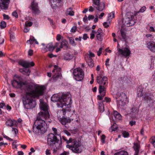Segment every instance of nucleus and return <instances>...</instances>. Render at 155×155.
Segmentation results:
<instances>
[{"mask_svg":"<svg viewBox=\"0 0 155 155\" xmlns=\"http://www.w3.org/2000/svg\"><path fill=\"white\" fill-rule=\"evenodd\" d=\"M12 84L14 87L26 91L22 101L25 107L27 109L35 107L36 102L32 98L43 95L45 89L44 86H39L34 84H26V82L22 81V79L20 77H18L16 79L12 81Z\"/></svg>","mask_w":155,"mask_h":155,"instance_id":"f257e3e1","label":"nucleus"},{"mask_svg":"<svg viewBox=\"0 0 155 155\" xmlns=\"http://www.w3.org/2000/svg\"><path fill=\"white\" fill-rule=\"evenodd\" d=\"M40 106L43 111L38 114L32 128L33 132L36 134H44L46 131L47 125L43 119L48 120L50 116L47 104L45 103L41 102Z\"/></svg>","mask_w":155,"mask_h":155,"instance_id":"f03ea898","label":"nucleus"},{"mask_svg":"<svg viewBox=\"0 0 155 155\" xmlns=\"http://www.w3.org/2000/svg\"><path fill=\"white\" fill-rule=\"evenodd\" d=\"M51 100L53 102H57L58 107H63L64 106L68 105L70 102L71 99L69 95H62L61 97L57 94L53 95L51 97Z\"/></svg>","mask_w":155,"mask_h":155,"instance_id":"7ed1b4c3","label":"nucleus"},{"mask_svg":"<svg viewBox=\"0 0 155 155\" xmlns=\"http://www.w3.org/2000/svg\"><path fill=\"white\" fill-rule=\"evenodd\" d=\"M47 143L53 147V153H55L61 146V142L54 134L51 133L48 136Z\"/></svg>","mask_w":155,"mask_h":155,"instance_id":"20e7f679","label":"nucleus"},{"mask_svg":"<svg viewBox=\"0 0 155 155\" xmlns=\"http://www.w3.org/2000/svg\"><path fill=\"white\" fill-rule=\"evenodd\" d=\"M71 143V145H67L66 147L75 153H79L81 152L84 147L78 141L74 140Z\"/></svg>","mask_w":155,"mask_h":155,"instance_id":"39448f33","label":"nucleus"},{"mask_svg":"<svg viewBox=\"0 0 155 155\" xmlns=\"http://www.w3.org/2000/svg\"><path fill=\"white\" fill-rule=\"evenodd\" d=\"M74 78L76 81H79L82 80L84 77V72L82 69L80 68H75L73 71Z\"/></svg>","mask_w":155,"mask_h":155,"instance_id":"423d86ee","label":"nucleus"},{"mask_svg":"<svg viewBox=\"0 0 155 155\" xmlns=\"http://www.w3.org/2000/svg\"><path fill=\"white\" fill-rule=\"evenodd\" d=\"M117 103L118 105L123 106L126 104L127 100V96L125 93H118L116 97Z\"/></svg>","mask_w":155,"mask_h":155,"instance_id":"0eeeda50","label":"nucleus"},{"mask_svg":"<svg viewBox=\"0 0 155 155\" xmlns=\"http://www.w3.org/2000/svg\"><path fill=\"white\" fill-rule=\"evenodd\" d=\"M103 72L101 71L98 76L97 77V83L99 85L107 86L108 83L107 77L104 76L102 74Z\"/></svg>","mask_w":155,"mask_h":155,"instance_id":"6e6552de","label":"nucleus"},{"mask_svg":"<svg viewBox=\"0 0 155 155\" xmlns=\"http://www.w3.org/2000/svg\"><path fill=\"white\" fill-rule=\"evenodd\" d=\"M54 69L52 70V72H56V73L53 75V78L55 80H56L58 78H60L61 76V69L60 68L58 67L56 65H54Z\"/></svg>","mask_w":155,"mask_h":155,"instance_id":"1a4fd4ad","label":"nucleus"},{"mask_svg":"<svg viewBox=\"0 0 155 155\" xmlns=\"http://www.w3.org/2000/svg\"><path fill=\"white\" fill-rule=\"evenodd\" d=\"M31 9L32 13L35 15H38L40 13L38 4L34 1L31 4Z\"/></svg>","mask_w":155,"mask_h":155,"instance_id":"9d476101","label":"nucleus"},{"mask_svg":"<svg viewBox=\"0 0 155 155\" xmlns=\"http://www.w3.org/2000/svg\"><path fill=\"white\" fill-rule=\"evenodd\" d=\"M118 51L120 54L125 57L129 56L131 54L130 51L127 47L121 49L119 48L118 49Z\"/></svg>","mask_w":155,"mask_h":155,"instance_id":"9b49d317","label":"nucleus"},{"mask_svg":"<svg viewBox=\"0 0 155 155\" xmlns=\"http://www.w3.org/2000/svg\"><path fill=\"white\" fill-rule=\"evenodd\" d=\"M5 124L7 126L9 127H16L18 125V123L16 120L14 119L8 118L6 119Z\"/></svg>","mask_w":155,"mask_h":155,"instance_id":"f8f14e48","label":"nucleus"},{"mask_svg":"<svg viewBox=\"0 0 155 155\" xmlns=\"http://www.w3.org/2000/svg\"><path fill=\"white\" fill-rule=\"evenodd\" d=\"M9 0H0V7L1 9L6 10L8 7Z\"/></svg>","mask_w":155,"mask_h":155,"instance_id":"ddd939ff","label":"nucleus"},{"mask_svg":"<svg viewBox=\"0 0 155 155\" xmlns=\"http://www.w3.org/2000/svg\"><path fill=\"white\" fill-rule=\"evenodd\" d=\"M144 101L149 106L152 105L154 102V101L151 98L150 94H147L145 95Z\"/></svg>","mask_w":155,"mask_h":155,"instance_id":"4468645a","label":"nucleus"},{"mask_svg":"<svg viewBox=\"0 0 155 155\" xmlns=\"http://www.w3.org/2000/svg\"><path fill=\"white\" fill-rule=\"evenodd\" d=\"M18 63L19 64L25 68H28L30 65L31 66H33L35 64L33 62H29L27 61H19Z\"/></svg>","mask_w":155,"mask_h":155,"instance_id":"2eb2a0df","label":"nucleus"},{"mask_svg":"<svg viewBox=\"0 0 155 155\" xmlns=\"http://www.w3.org/2000/svg\"><path fill=\"white\" fill-rule=\"evenodd\" d=\"M122 22L123 25L127 27L131 26L133 24V20H131L128 18H125L123 19Z\"/></svg>","mask_w":155,"mask_h":155,"instance_id":"dca6fc26","label":"nucleus"},{"mask_svg":"<svg viewBox=\"0 0 155 155\" xmlns=\"http://www.w3.org/2000/svg\"><path fill=\"white\" fill-rule=\"evenodd\" d=\"M93 6L96 8L97 11L99 12L102 11L104 9L105 7L104 4L103 3H101L96 6L93 5Z\"/></svg>","mask_w":155,"mask_h":155,"instance_id":"f3484780","label":"nucleus"},{"mask_svg":"<svg viewBox=\"0 0 155 155\" xmlns=\"http://www.w3.org/2000/svg\"><path fill=\"white\" fill-rule=\"evenodd\" d=\"M147 48L153 52H155V43L154 42H149L147 44Z\"/></svg>","mask_w":155,"mask_h":155,"instance_id":"a211bd4d","label":"nucleus"},{"mask_svg":"<svg viewBox=\"0 0 155 155\" xmlns=\"http://www.w3.org/2000/svg\"><path fill=\"white\" fill-rule=\"evenodd\" d=\"M107 86L99 85V91L100 94H103V96H104L106 94V88Z\"/></svg>","mask_w":155,"mask_h":155,"instance_id":"6ab92c4d","label":"nucleus"},{"mask_svg":"<svg viewBox=\"0 0 155 155\" xmlns=\"http://www.w3.org/2000/svg\"><path fill=\"white\" fill-rule=\"evenodd\" d=\"M88 56H86L85 60L87 63L88 65L90 67H92L94 66V63L93 60L92 58H90L88 57Z\"/></svg>","mask_w":155,"mask_h":155,"instance_id":"aec40b11","label":"nucleus"},{"mask_svg":"<svg viewBox=\"0 0 155 155\" xmlns=\"http://www.w3.org/2000/svg\"><path fill=\"white\" fill-rule=\"evenodd\" d=\"M138 110L135 107H133L130 110V114L132 117H134L138 113Z\"/></svg>","mask_w":155,"mask_h":155,"instance_id":"412c9836","label":"nucleus"},{"mask_svg":"<svg viewBox=\"0 0 155 155\" xmlns=\"http://www.w3.org/2000/svg\"><path fill=\"white\" fill-rule=\"evenodd\" d=\"M133 148L135 151L134 155H138L140 148L139 144L137 143H134Z\"/></svg>","mask_w":155,"mask_h":155,"instance_id":"4be33fe9","label":"nucleus"},{"mask_svg":"<svg viewBox=\"0 0 155 155\" xmlns=\"http://www.w3.org/2000/svg\"><path fill=\"white\" fill-rule=\"evenodd\" d=\"M66 113L65 110L64 109L61 110H59L58 112V117L61 118L64 116Z\"/></svg>","mask_w":155,"mask_h":155,"instance_id":"5701e85b","label":"nucleus"},{"mask_svg":"<svg viewBox=\"0 0 155 155\" xmlns=\"http://www.w3.org/2000/svg\"><path fill=\"white\" fill-rule=\"evenodd\" d=\"M65 14L66 15H68L70 16H74V12L72 10V8L71 7H70L67 9Z\"/></svg>","mask_w":155,"mask_h":155,"instance_id":"b1692460","label":"nucleus"},{"mask_svg":"<svg viewBox=\"0 0 155 155\" xmlns=\"http://www.w3.org/2000/svg\"><path fill=\"white\" fill-rule=\"evenodd\" d=\"M74 57L73 54H71L69 53H67L64 55V59L66 60H70L72 59Z\"/></svg>","mask_w":155,"mask_h":155,"instance_id":"393cba45","label":"nucleus"},{"mask_svg":"<svg viewBox=\"0 0 155 155\" xmlns=\"http://www.w3.org/2000/svg\"><path fill=\"white\" fill-rule=\"evenodd\" d=\"M20 71L23 74L27 76H29L30 74V71L29 69L24 68L20 69Z\"/></svg>","mask_w":155,"mask_h":155,"instance_id":"a878e982","label":"nucleus"},{"mask_svg":"<svg viewBox=\"0 0 155 155\" xmlns=\"http://www.w3.org/2000/svg\"><path fill=\"white\" fill-rule=\"evenodd\" d=\"M35 41V43L36 44H38V43L37 41V40L34 38V37H33L32 38H30V39L28 40L27 41L26 43L28 44H29L30 45H31Z\"/></svg>","mask_w":155,"mask_h":155,"instance_id":"bb28decb","label":"nucleus"},{"mask_svg":"<svg viewBox=\"0 0 155 155\" xmlns=\"http://www.w3.org/2000/svg\"><path fill=\"white\" fill-rule=\"evenodd\" d=\"M46 48H47L49 51L52 52L53 51L54 49V47L53 46V45L52 43H50L48 44L47 45L46 47V48L45 49H46Z\"/></svg>","mask_w":155,"mask_h":155,"instance_id":"cd10ccee","label":"nucleus"},{"mask_svg":"<svg viewBox=\"0 0 155 155\" xmlns=\"http://www.w3.org/2000/svg\"><path fill=\"white\" fill-rule=\"evenodd\" d=\"M134 18V16L133 13L132 12H130L127 13L126 18H128V19L131 20H133Z\"/></svg>","mask_w":155,"mask_h":155,"instance_id":"c85d7f7f","label":"nucleus"},{"mask_svg":"<svg viewBox=\"0 0 155 155\" xmlns=\"http://www.w3.org/2000/svg\"><path fill=\"white\" fill-rule=\"evenodd\" d=\"M114 117L117 119L121 120L122 118L120 114L117 111H114Z\"/></svg>","mask_w":155,"mask_h":155,"instance_id":"c756f323","label":"nucleus"},{"mask_svg":"<svg viewBox=\"0 0 155 155\" xmlns=\"http://www.w3.org/2000/svg\"><path fill=\"white\" fill-rule=\"evenodd\" d=\"M99 109L100 112H103L104 110V105L103 102L99 103Z\"/></svg>","mask_w":155,"mask_h":155,"instance_id":"7c9ffc66","label":"nucleus"},{"mask_svg":"<svg viewBox=\"0 0 155 155\" xmlns=\"http://www.w3.org/2000/svg\"><path fill=\"white\" fill-rule=\"evenodd\" d=\"M60 119V122L63 125H65L67 123L70 122H71V120H67L65 118Z\"/></svg>","mask_w":155,"mask_h":155,"instance_id":"2f4dec72","label":"nucleus"},{"mask_svg":"<svg viewBox=\"0 0 155 155\" xmlns=\"http://www.w3.org/2000/svg\"><path fill=\"white\" fill-rule=\"evenodd\" d=\"M114 155H128V153L127 151L122 150L115 153Z\"/></svg>","mask_w":155,"mask_h":155,"instance_id":"473e14b6","label":"nucleus"},{"mask_svg":"<svg viewBox=\"0 0 155 155\" xmlns=\"http://www.w3.org/2000/svg\"><path fill=\"white\" fill-rule=\"evenodd\" d=\"M61 45L63 46H65L66 48H68V44L65 40H64L61 42Z\"/></svg>","mask_w":155,"mask_h":155,"instance_id":"72a5a7b5","label":"nucleus"},{"mask_svg":"<svg viewBox=\"0 0 155 155\" xmlns=\"http://www.w3.org/2000/svg\"><path fill=\"white\" fill-rule=\"evenodd\" d=\"M121 35L122 38L125 41H126V36L125 32L122 29L120 30Z\"/></svg>","mask_w":155,"mask_h":155,"instance_id":"f704fd0d","label":"nucleus"},{"mask_svg":"<svg viewBox=\"0 0 155 155\" xmlns=\"http://www.w3.org/2000/svg\"><path fill=\"white\" fill-rule=\"evenodd\" d=\"M89 54H87L85 55L84 58H85L86 56H88V57L90 58H92V57H94L95 56V54H94L92 53L91 51H89Z\"/></svg>","mask_w":155,"mask_h":155,"instance_id":"c9c22d12","label":"nucleus"},{"mask_svg":"<svg viewBox=\"0 0 155 155\" xmlns=\"http://www.w3.org/2000/svg\"><path fill=\"white\" fill-rule=\"evenodd\" d=\"M62 139L64 141L66 142V143L67 144H69L70 143H71L73 141V140H74V139L71 138H69V140H68L66 139L65 137L64 136L62 137Z\"/></svg>","mask_w":155,"mask_h":155,"instance_id":"e433bc0d","label":"nucleus"},{"mask_svg":"<svg viewBox=\"0 0 155 155\" xmlns=\"http://www.w3.org/2000/svg\"><path fill=\"white\" fill-rule=\"evenodd\" d=\"M122 134L123 137L125 138H127L129 137V133L126 131H123L122 132Z\"/></svg>","mask_w":155,"mask_h":155,"instance_id":"4c0bfd02","label":"nucleus"},{"mask_svg":"<svg viewBox=\"0 0 155 155\" xmlns=\"http://www.w3.org/2000/svg\"><path fill=\"white\" fill-rule=\"evenodd\" d=\"M108 17L109 19H111L114 18V12H113L109 13Z\"/></svg>","mask_w":155,"mask_h":155,"instance_id":"58836bf2","label":"nucleus"},{"mask_svg":"<svg viewBox=\"0 0 155 155\" xmlns=\"http://www.w3.org/2000/svg\"><path fill=\"white\" fill-rule=\"evenodd\" d=\"M143 90L139 88L138 90V95L139 97H141L143 95Z\"/></svg>","mask_w":155,"mask_h":155,"instance_id":"ea45409f","label":"nucleus"},{"mask_svg":"<svg viewBox=\"0 0 155 155\" xmlns=\"http://www.w3.org/2000/svg\"><path fill=\"white\" fill-rule=\"evenodd\" d=\"M118 127L116 125L115 123H114V124L112 125L111 127V131H115L117 129Z\"/></svg>","mask_w":155,"mask_h":155,"instance_id":"a19ab883","label":"nucleus"},{"mask_svg":"<svg viewBox=\"0 0 155 155\" xmlns=\"http://www.w3.org/2000/svg\"><path fill=\"white\" fill-rule=\"evenodd\" d=\"M96 35H104V33L101 28H99L97 30V31H96Z\"/></svg>","mask_w":155,"mask_h":155,"instance_id":"79ce46f5","label":"nucleus"},{"mask_svg":"<svg viewBox=\"0 0 155 155\" xmlns=\"http://www.w3.org/2000/svg\"><path fill=\"white\" fill-rule=\"evenodd\" d=\"M104 35H96V37L97 39L99 41H101L102 40V37Z\"/></svg>","mask_w":155,"mask_h":155,"instance_id":"37998d69","label":"nucleus"},{"mask_svg":"<svg viewBox=\"0 0 155 155\" xmlns=\"http://www.w3.org/2000/svg\"><path fill=\"white\" fill-rule=\"evenodd\" d=\"M6 23L4 21H1L0 24V26L2 28H4L6 27Z\"/></svg>","mask_w":155,"mask_h":155,"instance_id":"c03bdc74","label":"nucleus"},{"mask_svg":"<svg viewBox=\"0 0 155 155\" xmlns=\"http://www.w3.org/2000/svg\"><path fill=\"white\" fill-rule=\"evenodd\" d=\"M95 34H96V31L93 30H92L90 34L91 36L90 38L91 39H93L94 38Z\"/></svg>","mask_w":155,"mask_h":155,"instance_id":"a18cd8bd","label":"nucleus"},{"mask_svg":"<svg viewBox=\"0 0 155 155\" xmlns=\"http://www.w3.org/2000/svg\"><path fill=\"white\" fill-rule=\"evenodd\" d=\"M69 41L70 43L72 45H75V41L74 39L72 38H69Z\"/></svg>","mask_w":155,"mask_h":155,"instance_id":"49530a36","label":"nucleus"},{"mask_svg":"<svg viewBox=\"0 0 155 155\" xmlns=\"http://www.w3.org/2000/svg\"><path fill=\"white\" fill-rule=\"evenodd\" d=\"M100 3V0H94L93 1V5L94 6H96Z\"/></svg>","mask_w":155,"mask_h":155,"instance_id":"de8ad7c7","label":"nucleus"},{"mask_svg":"<svg viewBox=\"0 0 155 155\" xmlns=\"http://www.w3.org/2000/svg\"><path fill=\"white\" fill-rule=\"evenodd\" d=\"M146 9V8L145 6H143L140 9L139 12H138V13L140 12H144Z\"/></svg>","mask_w":155,"mask_h":155,"instance_id":"09e8293b","label":"nucleus"},{"mask_svg":"<svg viewBox=\"0 0 155 155\" xmlns=\"http://www.w3.org/2000/svg\"><path fill=\"white\" fill-rule=\"evenodd\" d=\"M52 130L54 131V134L55 136L58 135L57 130L56 128L54 127H53L52 128Z\"/></svg>","mask_w":155,"mask_h":155,"instance_id":"8fccbe9b","label":"nucleus"},{"mask_svg":"<svg viewBox=\"0 0 155 155\" xmlns=\"http://www.w3.org/2000/svg\"><path fill=\"white\" fill-rule=\"evenodd\" d=\"M12 131L15 133V136H16L18 132V129L16 128L13 127H12Z\"/></svg>","mask_w":155,"mask_h":155,"instance_id":"3c124183","label":"nucleus"},{"mask_svg":"<svg viewBox=\"0 0 155 155\" xmlns=\"http://www.w3.org/2000/svg\"><path fill=\"white\" fill-rule=\"evenodd\" d=\"M25 26L27 27L29 26L30 27L32 26V23L31 22H26L25 23Z\"/></svg>","mask_w":155,"mask_h":155,"instance_id":"603ef678","label":"nucleus"},{"mask_svg":"<svg viewBox=\"0 0 155 155\" xmlns=\"http://www.w3.org/2000/svg\"><path fill=\"white\" fill-rule=\"evenodd\" d=\"M105 136L104 134H103L101 136V140L103 143H105Z\"/></svg>","mask_w":155,"mask_h":155,"instance_id":"864d4df0","label":"nucleus"},{"mask_svg":"<svg viewBox=\"0 0 155 155\" xmlns=\"http://www.w3.org/2000/svg\"><path fill=\"white\" fill-rule=\"evenodd\" d=\"M150 143L153 144L155 143V136L151 138Z\"/></svg>","mask_w":155,"mask_h":155,"instance_id":"5fc2aeb1","label":"nucleus"},{"mask_svg":"<svg viewBox=\"0 0 155 155\" xmlns=\"http://www.w3.org/2000/svg\"><path fill=\"white\" fill-rule=\"evenodd\" d=\"M110 22H104L103 25L105 28H107L109 26Z\"/></svg>","mask_w":155,"mask_h":155,"instance_id":"6e6d98bb","label":"nucleus"},{"mask_svg":"<svg viewBox=\"0 0 155 155\" xmlns=\"http://www.w3.org/2000/svg\"><path fill=\"white\" fill-rule=\"evenodd\" d=\"M77 27L76 26H73L71 28V31L72 32H75L77 30Z\"/></svg>","mask_w":155,"mask_h":155,"instance_id":"4d7b16f0","label":"nucleus"},{"mask_svg":"<svg viewBox=\"0 0 155 155\" xmlns=\"http://www.w3.org/2000/svg\"><path fill=\"white\" fill-rule=\"evenodd\" d=\"M29 28H27V26H25L24 30V31L25 33H27L29 31Z\"/></svg>","mask_w":155,"mask_h":155,"instance_id":"13d9d810","label":"nucleus"},{"mask_svg":"<svg viewBox=\"0 0 155 155\" xmlns=\"http://www.w3.org/2000/svg\"><path fill=\"white\" fill-rule=\"evenodd\" d=\"M12 15L13 16L15 17L16 18H17L18 17L17 13L15 11L14 12H12Z\"/></svg>","mask_w":155,"mask_h":155,"instance_id":"bf43d9fd","label":"nucleus"},{"mask_svg":"<svg viewBox=\"0 0 155 155\" xmlns=\"http://www.w3.org/2000/svg\"><path fill=\"white\" fill-rule=\"evenodd\" d=\"M129 124L131 126H132L136 124V121H133V120L130 121L129 122Z\"/></svg>","mask_w":155,"mask_h":155,"instance_id":"052dcab7","label":"nucleus"},{"mask_svg":"<svg viewBox=\"0 0 155 155\" xmlns=\"http://www.w3.org/2000/svg\"><path fill=\"white\" fill-rule=\"evenodd\" d=\"M102 48H100L99 51L97 52V55L98 56H100L102 50Z\"/></svg>","mask_w":155,"mask_h":155,"instance_id":"680f3d73","label":"nucleus"},{"mask_svg":"<svg viewBox=\"0 0 155 155\" xmlns=\"http://www.w3.org/2000/svg\"><path fill=\"white\" fill-rule=\"evenodd\" d=\"M3 16L4 19H9V17L8 15L4 14L3 15Z\"/></svg>","mask_w":155,"mask_h":155,"instance_id":"e2e57ef3","label":"nucleus"},{"mask_svg":"<svg viewBox=\"0 0 155 155\" xmlns=\"http://www.w3.org/2000/svg\"><path fill=\"white\" fill-rule=\"evenodd\" d=\"M33 54V51L30 49L29 50L28 52V54L29 56H31Z\"/></svg>","mask_w":155,"mask_h":155,"instance_id":"0e129e2a","label":"nucleus"},{"mask_svg":"<svg viewBox=\"0 0 155 155\" xmlns=\"http://www.w3.org/2000/svg\"><path fill=\"white\" fill-rule=\"evenodd\" d=\"M109 60H110V59H109V58H107L106 61H105V65L106 66H109Z\"/></svg>","mask_w":155,"mask_h":155,"instance_id":"69168bd1","label":"nucleus"},{"mask_svg":"<svg viewBox=\"0 0 155 155\" xmlns=\"http://www.w3.org/2000/svg\"><path fill=\"white\" fill-rule=\"evenodd\" d=\"M87 18L88 20H90L91 19H93L94 18V16L92 15H89Z\"/></svg>","mask_w":155,"mask_h":155,"instance_id":"338daca9","label":"nucleus"},{"mask_svg":"<svg viewBox=\"0 0 155 155\" xmlns=\"http://www.w3.org/2000/svg\"><path fill=\"white\" fill-rule=\"evenodd\" d=\"M88 38V36L86 34H85L83 36V39L84 40H86Z\"/></svg>","mask_w":155,"mask_h":155,"instance_id":"774afa93","label":"nucleus"}]
</instances>
